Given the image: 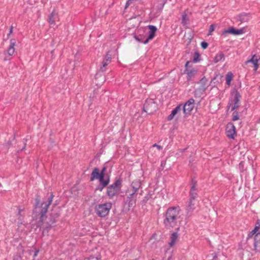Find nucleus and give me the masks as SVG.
I'll return each instance as SVG.
<instances>
[{
  "instance_id": "obj_35",
  "label": "nucleus",
  "mask_w": 260,
  "mask_h": 260,
  "mask_svg": "<svg viewBox=\"0 0 260 260\" xmlns=\"http://www.w3.org/2000/svg\"><path fill=\"white\" fill-rule=\"evenodd\" d=\"M215 25L214 24H212L210 25L209 29V33L208 35H211V33L215 30Z\"/></svg>"
},
{
  "instance_id": "obj_43",
  "label": "nucleus",
  "mask_w": 260,
  "mask_h": 260,
  "mask_svg": "<svg viewBox=\"0 0 260 260\" xmlns=\"http://www.w3.org/2000/svg\"><path fill=\"white\" fill-rule=\"evenodd\" d=\"M27 141V140L26 139H23V142L24 143V146L21 149L20 151H22L23 150H24L25 148V147H26V142Z\"/></svg>"
},
{
  "instance_id": "obj_37",
  "label": "nucleus",
  "mask_w": 260,
  "mask_h": 260,
  "mask_svg": "<svg viewBox=\"0 0 260 260\" xmlns=\"http://www.w3.org/2000/svg\"><path fill=\"white\" fill-rule=\"evenodd\" d=\"M137 193L135 192L134 191H133L132 193L129 194L127 199H133V198L137 199Z\"/></svg>"
},
{
  "instance_id": "obj_17",
  "label": "nucleus",
  "mask_w": 260,
  "mask_h": 260,
  "mask_svg": "<svg viewBox=\"0 0 260 260\" xmlns=\"http://www.w3.org/2000/svg\"><path fill=\"white\" fill-rule=\"evenodd\" d=\"M260 57L255 54L253 55L250 59H249L245 61V64H247L248 63H252L254 67V70L256 71L259 67V64L258 61L259 60Z\"/></svg>"
},
{
  "instance_id": "obj_11",
  "label": "nucleus",
  "mask_w": 260,
  "mask_h": 260,
  "mask_svg": "<svg viewBox=\"0 0 260 260\" xmlns=\"http://www.w3.org/2000/svg\"><path fill=\"white\" fill-rule=\"evenodd\" d=\"M225 133L226 136L230 138L234 139L236 135V127L232 122L228 123L226 126Z\"/></svg>"
},
{
  "instance_id": "obj_15",
  "label": "nucleus",
  "mask_w": 260,
  "mask_h": 260,
  "mask_svg": "<svg viewBox=\"0 0 260 260\" xmlns=\"http://www.w3.org/2000/svg\"><path fill=\"white\" fill-rule=\"evenodd\" d=\"M111 55L110 54L109 52H107L106 55L105 56V59L103 60L102 62V66L100 67V71L102 72H104L105 71L106 67L108 66V64L111 62Z\"/></svg>"
},
{
  "instance_id": "obj_25",
  "label": "nucleus",
  "mask_w": 260,
  "mask_h": 260,
  "mask_svg": "<svg viewBox=\"0 0 260 260\" xmlns=\"http://www.w3.org/2000/svg\"><path fill=\"white\" fill-rule=\"evenodd\" d=\"M233 78V74L231 72H229L225 76L226 83L230 86L231 85V81Z\"/></svg>"
},
{
  "instance_id": "obj_33",
  "label": "nucleus",
  "mask_w": 260,
  "mask_h": 260,
  "mask_svg": "<svg viewBox=\"0 0 260 260\" xmlns=\"http://www.w3.org/2000/svg\"><path fill=\"white\" fill-rule=\"evenodd\" d=\"M239 119V113L237 111H234L233 113L232 121H236Z\"/></svg>"
},
{
  "instance_id": "obj_27",
  "label": "nucleus",
  "mask_w": 260,
  "mask_h": 260,
  "mask_svg": "<svg viewBox=\"0 0 260 260\" xmlns=\"http://www.w3.org/2000/svg\"><path fill=\"white\" fill-rule=\"evenodd\" d=\"M136 200L137 199L136 198L127 199L126 203L128 204V207L129 208H132L135 207V206L136 205Z\"/></svg>"
},
{
  "instance_id": "obj_30",
  "label": "nucleus",
  "mask_w": 260,
  "mask_h": 260,
  "mask_svg": "<svg viewBox=\"0 0 260 260\" xmlns=\"http://www.w3.org/2000/svg\"><path fill=\"white\" fill-rule=\"evenodd\" d=\"M189 199L197 200L198 196L197 191H189Z\"/></svg>"
},
{
  "instance_id": "obj_12",
  "label": "nucleus",
  "mask_w": 260,
  "mask_h": 260,
  "mask_svg": "<svg viewBox=\"0 0 260 260\" xmlns=\"http://www.w3.org/2000/svg\"><path fill=\"white\" fill-rule=\"evenodd\" d=\"M231 98L229 100L232 104L240 103L241 95L240 92L236 88H234L231 92Z\"/></svg>"
},
{
  "instance_id": "obj_21",
  "label": "nucleus",
  "mask_w": 260,
  "mask_h": 260,
  "mask_svg": "<svg viewBox=\"0 0 260 260\" xmlns=\"http://www.w3.org/2000/svg\"><path fill=\"white\" fill-rule=\"evenodd\" d=\"M131 186L132 187L133 191L137 193L140 188L141 187V182L140 180H135L132 182Z\"/></svg>"
},
{
  "instance_id": "obj_31",
  "label": "nucleus",
  "mask_w": 260,
  "mask_h": 260,
  "mask_svg": "<svg viewBox=\"0 0 260 260\" xmlns=\"http://www.w3.org/2000/svg\"><path fill=\"white\" fill-rule=\"evenodd\" d=\"M188 20V17L186 14H183L182 17V21L181 23L183 26L185 25L187 23V21Z\"/></svg>"
},
{
  "instance_id": "obj_3",
  "label": "nucleus",
  "mask_w": 260,
  "mask_h": 260,
  "mask_svg": "<svg viewBox=\"0 0 260 260\" xmlns=\"http://www.w3.org/2000/svg\"><path fill=\"white\" fill-rule=\"evenodd\" d=\"M148 27L149 29L148 32L143 30H139L138 35H135L134 38L138 42L146 44L150 40L153 39L157 30V28L155 26L152 25H149Z\"/></svg>"
},
{
  "instance_id": "obj_40",
  "label": "nucleus",
  "mask_w": 260,
  "mask_h": 260,
  "mask_svg": "<svg viewBox=\"0 0 260 260\" xmlns=\"http://www.w3.org/2000/svg\"><path fill=\"white\" fill-rule=\"evenodd\" d=\"M190 62L189 61H187L186 62V63L185 64V70L184 71V74H185L186 72L189 70V69H188V66H189V64L190 63Z\"/></svg>"
},
{
  "instance_id": "obj_36",
  "label": "nucleus",
  "mask_w": 260,
  "mask_h": 260,
  "mask_svg": "<svg viewBox=\"0 0 260 260\" xmlns=\"http://www.w3.org/2000/svg\"><path fill=\"white\" fill-rule=\"evenodd\" d=\"M240 103H234L232 104V108H231V111H234L235 110H236L239 106H240Z\"/></svg>"
},
{
  "instance_id": "obj_22",
  "label": "nucleus",
  "mask_w": 260,
  "mask_h": 260,
  "mask_svg": "<svg viewBox=\"0 0 260 260\" xmlns=\"http://www.w3.org/2000/svg\"><path fill=\"white\" fill-rule=\"evenodd\" d=\"M197 72L198 70L195 69H192L186 71L185 74H187V81H189L191 79V78L194 77L196 75Z\"/></svg>"
},
{
  "instance_id": "obj_6",
  "label": "nucleus",
  "mask_w": 260,
  "mask_h": 260,
  "mask_svg": "<svg viewBox=\"0 0 260 260\" xmlns=\"http://www.w3.org/2000/svg\"><path fill=\"white\" fill-rule=\"evenodd\" d=\"M107 167L104 166L100 172L99 169L95 167L91 174L90 180L92 181L96 179H105L107 176H110V175L107 173Z\"/></svg>"
},
{
  "instance_id": "obj_41",
  "label": "nucleus",
  "mask_w": 260,
  "mask_h": 260,
  "mask_svg": "<svg viewBox=\"0 0 260 260\" xmlns=\"http://www.w3.org/2000/svg\"><path fill=\"white\" fill-rule=\"evenodd\" d=\"M218 75H216L215 77H214L211 80V83H212L213 82L214 83V85H213V86H216V82H214L215 80H216L217 79V78H218Z\"/></svg>"
},
{
  "instance_id": "obj_34",
  "label": "nucleus",
  "mask_w": 260,
  "mask_h": 260,
  "mask_svg": "<svg viewBox=\"0 0 260 260\" xmlns=\"http://www.w3.org/2000/svg\"><path fill=\"white\" fill-rule=\"evenodd\" d=\"M150 198V195L147 194L144 197L143 199L141 201V204L142 205H145L149 199Z\"/></svg>"
},
{
  "instance_id": "obj_14",
  "label": "nucleus",
  "mask_w": 260,
  "mask_h": 260,
  "mask_svg": "<svg viewBox=\"0 0 260 260\" xmlns=\"http://www.w3.org/2000/svg\"><path fill=\"white\" fill-rule=\"evenodd\" d=\"M59 20L58 13L53 10L49 15L48 22L51 25L54 26L55 25V22Z\"/></svg>"
},
{
  "instance_id": "obj_18",
  "label": "nucleus",
  "mask_w": 260,
  "mask_h": 260,
  "mask_svg": "<svg viewBox=\"0 0 260 260\" xmlns=\"http://www.w3.org/2000/svg\"><path fill=\"white\" fill-rule=\"evenodd\" d=\"M181 110H182V104H180L172 111L171 113L168 117V120H172L175 116L179 113Z\"/></svg>"
},
{
  "instance_id": "obj_28",
  "label": "nucleus",
  "mask_w": 260,
  "mask_h": 260,
  "mask_svg": "<svg viewBox=\"0 0 260 260\" xmlns=\"http://www.w3.org/2000/svg\"><path fill=\"white\" fill-rule=\"evenodd\" d=\"M190 185L191 187L190 191H197V181L195 180L194 178H192L191 179V181L190 182Z\"/></svg>"
},
{
  "instance_id": "obj_48",
  "label": "nucleus",
  "mask_w": 260,
  "mask_h": 260,
  "mask_svg": "<svg viewBox=\"0 0 260 260\" xmlns=\"http://www.w3.org/2000/svg\"><path fill=\"white\" fill-rule=\"evenodd\" d=\"M13 26H11L10 29V31H9V34L8 35V37H9L10 36V35L13 32Z\"/></svg>"
},
{
  "instance_id": "obj_23",
  "label": "nucleus",
  "mask_w": 260,
  "mask_h": 260,
  "mask_svg": "<svg viewBox=\"0 0 260 260\" xmlns=\"http://www.w3.org/2000/svg\"><path fill=\"white\" fill-rule=\"evenodd\" d=\"M178 237V234L177 232H174L171 234L170 237L171 241L169 242V245L171 247H172L175 245Z\"/></svg>"
},
{
  "instance_id": "obj_49",
  "label": "nucleus",
  "mask_w": 260,
  "mask_h": 260,
  "mask_svg": "<svg viewBox=\"0 0 260 260\" xmlns=\"http://www.w3.org/2000/svg\"><path fill=\"white\" fill-rule=\"evenodd\" d=\"M255 225L260 226V223H259V220H257L256 222Z\"/></svg>"
},
{
  "instance_id": "obj_2",
  "label": "nucleus",
  "mask_w": 260,
  "mask_h": 260,
  "mask_svg": "<svg viewBox=\"0 0 260 260\" xmlns=\"http://www.w3.org/2000/svg\"><path fill=\"white\" fill-rule=\"evenodd\" d=\"M180 210L178 207L169 208L165 215L164 224L167 229L173 228L177 224V220L180 218Z\"/></svg>"
},
{
  "instance_id": "obj_9",
  "label": "nucleus",
  "mask_w": 260,
  "mask_h": 260,
  "mask_svg": "<svg viewBox=\"0 0 260 260\" xmlns=\"http://www.w3.org/2000/svg\"><path fill=\"white\" fill-rule=\"evenodd\" d=\"M197 200L188 199L186 208V215L190 217L196 208Z\"/></svg>"
},
{
  "instance_id": "obj_39",
  "label": "nucleus",
  "mask_w": 260,
  "mask_h": 260,
  "mask_svg": "<svg viewBox=\"0 0 260 260\" xmlns=\"http://www.w3.org/2000/svg\"><path fill=\"white\" fill-rule=\"evenodd\" d=\"M201 45L203 49H205L208 47V43H207L206 42L203 41L202 42Z\"/></svg>"
},
{
  "instance_id": "obj_10",
  "label": "nucleus",
  "mask_w": 260,
  "mask_h": 260,
  "mask_svg": "<svg viewBox=\"0 0 260 260\" xmlns=\"http://www.w3.org/2000/svg\"><path fill=\"white\" fill-rule=\"evenodd\" d=\"M245 27H242L240 29H236L233 27H231L228 29H224L222 31V35H224L226 34H231L235 36H237L239 35L244 34L245 33Z\"/></svg>"
},
{
  "instance_id": "obj_20",
  "label": "nucleus",
  "mask_w": 260,
  "mask_h": 260,
  "mask_svg": "<svg viewBox=\"0 0 260 260\" xmlns=\"http://www.w3.org/2000/svg\"><path fill=\"white\" fill-rule=\"evenodd\" d=\"M250 18L249 13H243L239 14L238 16L237 20L240 21L241 23L247 22Z\"/></svg>"
},
{
  "instance_id": "obj_38",
  "label": "nucleus",
  "mask_w": 260,
  "mask_h": 260,
  "mask_svg": "<svg viewBox=\"0 0 260 260\" xmlns=\"http://www.w3.org/2000/svg\"><path fill=\"white\" fill-rule=\"evenodd\" d=\"M256 234L255 232H254L253 230H252L251 232H249L248 237H247V240H250V238H251L253 236H255V235Z\"/></svg>"
},
{
  "instance_id": "obj_42",
  "label": "nucleus",
  "mask_w": 260,
  "mask_h": 260,
  "mask_svg": "<svg viewBox=\"0 0 260 260\" xmlns=\"http://www.w3.org/2000/svg\"><path fill=\"white\" fill-rule=\"evenodd\" d=\"M153 147H156L158 148V149L159 150H161L162 149V147L160 145H157L156 144H154L153 145Z\"/></svg>"
},
{
  "instance_id": "obj_1",
  "label": "nucleus",
  "mask_w": 260,
  "mask_h": 260,
  "mask_svg": "<svg viewBox=\"0 0 260 260\" xmlns=\"http://www.w3.org/2000/svg\"><path fill=\"white\" fill-rule=\"evenodd\" d=\"M54 195L51 192L50 196L47 199V202H43L40 203V196H37L35 198V203L34 205L33 213L36 216L40 215L39 219L38 221L37 226L43 229V232L48 233L52 227V224L55 223L56 220L55 218L59 216L58 214H56L55 216H53V213L50 214L51 219L49 222H47L46 224H44V221L47 218L46 213L48 211L49 206L52 202Z\"/></svg>"
},
{
  "instance_id": "obj_29",
  "label": "nucleus",
  "mask_w": 260,
  "mask_h": 260,
  "mask_svg": "<svg viewBox=\"0 0 260 260\" xmlns=\"http://www.w3.org/2000/svg\"><path fill=\"white\" fill-rule=\"evenodd\" d=\"M201 60L200 54L198 52H195L193 58V62L197 63L200 62Z\"/></svg>"
},
{
  "instance_id": "obj_26",
  "label": "nucleus",
  "mask_w": 260,
  "mask_h": 260,
  "mask_svg": "<svg viewBox=\"0 0 260 260\" xmlns=\"http://www.w3.org/2000/svg\"><path fill=\"white\" fill-rule=\"evenodd\" d=\"M208 82V79L205 77H203L200 81V83L201 84L202 88L203 89V91H205L207 88V83Z\"/></svg>"
},
{
  "instance_id": "obj_19",
  "label": "nucleus",
  "mask_w": 260,
  "mask_h": 260,
  "mask_svg": "<svg viewBox=\"0 0 260 260\" xmlns=\"http://www.w3.org/2000/svg\"><path fill=\"white\" fill-rule=\"evenodd\" d=\"M16 41L15 39H12L10 41V45L7 49V53L9 56H12L15 52V49L14 48L16 45Z\"/></svg>"
},
{
  "instance_id": "obj_54",
  "label": "nucleus",
  "mask_w": 260,
  "mask_h": 260,
  "mask_svg": "<svg viewBox=\"0 0 260 260\" xmlns=\"http://www.w3.org/2000/svg\"><path fill=\"white\" fill-rule=\"evenodd\" d=\"M151 260H155L154 259H151Z\"/></svg>"
},
{
  "instance_id": "obj_7",
  "label": "nucleus",
  "mask_w": 260,
  "mask_h": 260,
  "mask_svg": "<svg viewBox=\"0 0 260 260\" xmlns=\"http://www.w3.org/2000/svg\"><path fill=\"white\" fill-rule=\"evenodd\" d=\"M157 110V105L152 99H147L144 104L143 110L148 114H151Z\"/></svg>"
},
{
  "instance_id": "obj_51",
  "label": "nucleus",
  "mask_w": 260,
  "mask_h": 260,
  "mask_svg": "<svg viewBox=\"0 0 260 260\" xmlns=\"http://www.w3.org/2000/svg\"><path fill=\"white\" fill-rule=\"evenodd\" d=\"M5 61H7V60H10V58H8L7 57H6L4 59Z\"/></svg>"
},
{
  "instance_id": "obj_13",
  "label": "nucleus",
  "mask_w": 260,
  "mask_h": 260,
  "mask_svg": "<svg viewBox=\"0 0 260 260\" xmlns=\"http://www.w3.org/2000/svg\"><path fill=\"white\" fill-rule=\"evenodd\" d=\"M99 181V185L96 187V190L102 191L103 189L107 186L110 181V177L107 176L105 179H97Z\"/></svg>"
},
{
  "instance_id": "obj_32",
  "label": "nucleus",
  "mask_w": 260,
  "mask_h": 260,
  "mask_svg": "<svg viewBox=\"0 0 260 260\" xmlns=\"http://www.w3.org/2000/svg\"><path fill=\"white\" fill-rule=\"evenodd\" d=\"M24 212V209H18V219L20 221H22V217H23L24 216V213H23L22 214V213Z\"/></svg>"
},
{
  "instance_id": "obj_53",
  "label": "nucleus",
  "mask_w": 260,
  "mask_h": 260,
  "mask_svg": "<svg viewBox=\"0 0 260 260\" xmlns=\"http://www.w3.org/2000/svg\"><path fill=\"white\" fill-rule=\"evenodd\" d=\"M143 191H141V192L140 193V194H142Z\"/></svg>"
},
{
  "instance_id": "obj_46",
  "label": "nucleus",
  "mask_w": 260,
  "mask_h": 260,
  "mask_svg": "<svg viewBox=\"0 0 260 260\" xmlns=\"http://www.w3.org/2000/svg\"><path fill=\"white\" fill-rule=\"evenodd\" d=\"M232 103L231 102H230V101L229 100V103H228V106H227V109L228 110L229 109V108L231 107H232Z\"/></svg>"
},
{
  "instance_id": "obj_45",
  "label": "nucleus",
  "mask_w": 260,
  "mask_h": 260,
  "mask_svg": "<svg viewBox=\"0 0 260 260\" xmlns=\"http://www.w3.org/2000/svg\"><path fill=\"white\" fill-rule=\"evenodd\" d=\"M200 90V89H195V90L193 92L194 95L195 96H196L197 95V94H198V92Z\"/></svg>"
},
{
  "instance_id": "obj_24",
  "label": "nucleus",
  "mask_w": 260,
  "mask_h": 260,
  "mask_svg": "<svg viewBox=\"0 0 260 260\" xmlns=\"http://www.w3.org/2000/svg\"><path fill=\"white\" fill-rule=\"evenodd\" d=\"M225 56L224 54L222 52H218L215 56L214 58V62L215 63H217L220 61H223L224 60Z\"/></svg>"
},
{
  "instance_id": "obj_50",
  "label": "nucleus",
  "mask_w": 260,
  "mask_h": 260,
  "mask_svg": "<svg viewBox=\"0 0 260 260\" xmlns=\"http://www.w3.org/2000/svg\"><path fill=\"white\" fill-rule=\"evenodd\" d=\"M39 252V250H36L35 252V254H34V256H37L38 253Z\"/></svg>"
},
{
  "instance_id": "obj_4",
  "label": "nucleus",
  "mask_w": 260,
  "mask_h": 260,
  "mask_svg": "<svg viewBox=\"0 0 260 260\" xmlns=\"http://www.w3.org/2000/svg\"><path fill=\"white\" fill-rule=\"evenodd\" d=\"M122 180L120 178L116 177L114 182L107 187L106 194L109 199H112L117 195L121 189Z\"/></svg>"
},
{
  "instance_id": "obj_5",
  "label": "nucleus",
  "mask_w": 260,
  "mask_h": 260,
  "mask_svg": "<svg viewBox=\"0 0 260 260\" xmlns=\"http://www.w3.org/2000/svg\"><path fill=\"white\" fill-rule=\"evenodd\" d=\"M111 208L112 203L110 202L98 204L95 207V212L98 216L105 217L108 215Z\"/></svg>"
},
{
  "instance_id": "obj_44",
  "label": "nucleus",
  "mask_w": 260,
  "mask_h": 260,
  "mask_svg": "<svg viewBox=\"0 0 260 260\" xmlns=\"http://www.w3.org/2000/svg\"><path fill=\"white\" fill-rule=\"evenodd\" d=\"M166 160H162L161 161V164H160V166L161 167L164 168L165 166V165H166Z\"/></svg>"
},
{
  "instance_id": "obj_8",
  "label": "nucleus",
  "mask_w": 260,
  "mask_h": 260,
  "mask_svg": "<svg viewBox=\"0 0 260 260\" xmlns=\"http://www.w3.org/2000/svg\"><path fill=\"white\" fill-rule=\"evenodd\" d=\"M194 107V100L191 98L188 100L183 105L182 104V110L185 114H189Z\"/></svg>"
},
{
  "instance_id": "obj_16",
  "label": "nucleus",
  "mask_w": 260,
  "mask_h": 260,
  "mask_svg": "<svg viewBox=\"0 0 260 260\" xmlns=\"http://www.w3.org/2000/svg\"><path fill=\"white\" fill-rule=\"evenodd\" d=\"M253 246L255 252H260V232L257 233L254 237Z\"/></svg>"
},
{
  "instance_id": "obj_52",
  "label": "nucleus",
  "mask_w": 260,
  "mask_h": 260,
  "mask_svg": "<svg viewBox=\"0 0 260 260\" xmlns=\"http://www.w3.org/2000/svg\"><path fill=\"white\" fill-rule=\"evenodd\" d=\"M219 76L220 79L223 77V76L222 75H219Z\"/></svg>"
},
{
  "instance_id": "obj_47",
  "label": "nucleus",
  "mask_w": 260,
  "mask_h": 260,
  "mask_svg": "<svg viewBox=\"0 0 260 260\" xmlns=\"http://www.w3.org/2000/svg\"><path fill=\"white\" fill-rule=\"evenodd\" d=\"M259 226H256L255 225L254 229L253 230L254 232H255L256 233H257V232L258 231V230H259Z\"/></svg>"
}]
</instances>
